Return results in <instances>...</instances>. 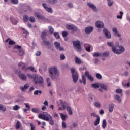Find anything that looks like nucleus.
<instances>
[{"instance_id": "obj_1", "label": "nucleus", "mask_w": 130, "mask_h": 130, "mask_svg": "<svg viewBox=\"0 0 130 130\" xmlns=\"http://www.w3.org/2000/svg\"><path fill=\"white\" fill-rule=\"evenodd\" d=\"M107 45L112 47V50L115 54H121L123 52H124V47L122 46H119V43L118 42L116 43V45L115 46L113 42H108L107 43ZM119 47L120 49H117V47Z\"/></svg>"}, {"instance_id": "obj_2", "label": "nucleus", "mask_w": 130, "mask_h": 130, "mask_svg": "<svg viewBox=\"0 0 130 130\" xmlns=\"http://www.w3.org/2000/svg\"><path fill=\"white\" fill-rule=\"evenodd\" d=\"M38 117L40 119L45 120L46 121H48L50 125H54V120H53L52 116H51L50 114L48 113H47L46 114H39Z\"/></svg>"}, {"instance_id": "obj_3", "label": "nucleus", "mask_w": 130, "mask_h": 130, "mask_svg": "<svg viewBox=\"0 0 130 130\" xmlns=\"http://www.w3.org/2000/svg\"><path fill=\"white\" fill-rule=\"evenodd\" d=\"M60 103L62 106L61 107H59L58 108V111L60 110H65L66 108L67 109V111H68L69 115H72L73 114V111H72V108L70 106H68V103L66 101H63L62 100H60Z\"/></svg>"}, {"instance_id": "obj_4", "label": "nucleus", "mask_w": 130, "mask_h": 130, "mask_svg": "<svg viewBox=\"0 0 130 130\" xmlns=\"http://www.w3.org/2000/svg\"><path fill=\"white\" fill-rule=\"evenodd\" d=\"M27 77L29 79H33L35 84H42L43 83V78L41 76H38V75L36 74L32 75L30 74H27Z\"/></svg>"}, {"instance_id": "obj_5", "label": "nucleus", "mask_w": 130, "mask_h": 130, "mask_svg": "<svg viewBox=\"0 0 130 130\" xmlns=\"http://www.w3.org/2000/svg\"><path fill=\"white\" fill-rule=\"evenodd\" d=\"M49 76L52 80H54L56 78V74H57V68L55 67L51 68L49 69Z\"/></svg>"}, {"instance_id": "obj_6", "label": "nucleus", "mask_w": 130, "mask_h": 130, "mask_svg": "<svg viewBox=\"0 0 130 130\" xmlns=\"http://www.w3.org/2000/svg\"><path fill=\"white\" fill-rule=\"evenodd\" d=\"M73 46L77 52L82 51V47L81 46V42L79 40L74 41L73 42Z\"/></svg>"}, {"instance_id": "obj_7", "label": "nucleus", "mask_w": 130, "mask_h": 130, "mask_svg": "<svg viewBox=\"0 0 130 130\" xmlns=\"http://www.w3.org/2000/svg\"><path fill=\"white\" fill-rule=\"evenodd\" d=\"M67 29L68 30H70L72 31V33L74 34L75 32H77L78 31V28L74 25H69L66 26Z\"/></svg>"}, {"instance_id": "obj_8", "label": "nucleus", "mask_w": 130, "mask_h": 130, "mask_svg": "<svg viewBox=\"0 0 130 130\" xmlns=\"http://www.w3.org/2000/svg\"><path fill=\"white\" fill-rule=\"evenodd\" d=\"M54 45L56 49L57 50H59V51H63L64 50V48L62 47H60V43L57 42H54Z\"/></svg>"}, {"instance_id": "obj_9", "label": "nucleus", "mask_w": 130, "mask_h": 130, "mask_svg": "<svg viewBox=\"0 0 130 130\" xmlns=\"http://www.w3.org/2000/svg\"><path fill=\"white\" fill-rule=\"evenodd\" d=\"M103 32L108 39H110V38H111V34H110V32L108 31V30H107L106 28H104L103 29Z\"/></svg>"}, {"instance_id": "obj_10", "label": "nucleus", "mask_w": 130, "mask_h": 130, "mask_svg": "<svg viewBox=\"0 0 130 130\" xmlns=\"http://www.w3.org/2000/svg\"><path fill=\"white\" fill-rule=\"evenodd\" d=\"M87 5L90 8V9H92V10H93L94 12H98V9H97V7L93 3H88Z\"/></svg>"}, {"instance_id": "obj_11", "label": "nucleus", "mask_w": 130, "mask_h": 130, "mask_svg": "<svg viewBox=\"0 0 130 130\" xmlns=\"http://www.w3.org/2000/svg\"><path fill=\"white\" fill-rule=\"evenodd\" d=\"M96 26L97 28H99L100 29H102L104 28V24L103 22L100 21H98L95 23Z\"/></svg>"}, {"instance_id": "obj_12", "label": "nucleus", "mask_w": 130, "mask_h": 130, "mask_svg": "<svg viewBox=\"0 0 130 130\" xmlns=\"http://www.w3.org/2000/svg\"><path fill=\"white\" fill-rule=\"evenodd\" d=\"M42 6L45 9V10H46V11H47V12H48V13H52V12H53L52 9H51V8H48V7H47V5H46V4L43 3Z\"/></svg>"}, {"instance_id": "obj_13", "label": "nucleus", "mask_w": 130, "mask_h": 130, "mask_svg": "<svg viewBox=\"0 0 130 130\" xmlns=\"http://www.w3.org/2000/svg\"><path fill=\"white\" fill-rule=\"evenodd\" d=\"M94 28L92 27L88 26L85 29V32L86 34H90L91 32H93Z\"/></svg>"}, {"instance_id": "obj_14", "label": "nucleus", "mask_w": 130, "mask_h": 130, "mask_svg": "<svg viewBox=\"0 0 130 130\" xmlns=\"http://www.w3.org/2000/svg\"><path fill=\"white\" fill-rule=\"evenodd\" d=\"M29 85L28 84H26L24 85V86H20V90L22 91V92H26L27 89L29 88Z\"/></svg>"}, {"instance_id": "obj_15", "label": "nucleus", "mask_w": 130, "mask_h": 130, "mask_svg": "<svg viewBox=\"0 0 130 130\" xmlns=\"http://www.w3.org/2000/svg\"><path fill=\"white\" fill-rule=\"evenodd\" d=\"M72 78L73 82L74 83H77L78 80H79V74L78 73L72 75Z\"/></svg>"}, {"instance_id": "obj_16", "label": "nucleus", "mask_w": 130, "mask_h": 130, "mask_svg": "<svg viewBox=\"0 0 130 130\" xmlns=\"http://www.w3.org/2000/svg\"><path fill=\"white\" fill-rule=\"evenodd\" d=\"M114 100L117 101L118 103H121V98L118 94H115L114 95Z\"/></svg>"}, {"instance_id": "obj_17", "label": "nucleus", "mask_w": 130, "mask_h": 130, "mask_svg": "<svg viewBox=\"0 0 130 130\" xmlns=\"http://www.w3.org/2000/svg\"><path fill=\"white\" fill-rule=\"evenodd\" d=\"M19 77L20 80H22V81H26V80H27V76L24 74H23V73L19 74Z\"/></svg>"}, {"instance_id": "obj_18", "label": "nucleus", "mask_w": 130, "mask_h": 130, "mask_svg": "<svg viewBox=\"0 0 130 130\" xmlns=\"http://www.w3.org/2000/svg\"><path fill=\"white\" fill-rule=\"evenodd\" d=\"M113 32L115 33V36H117V37H121V35L120 34L118 33V31H117V28L116 27H114L112 29Z\"/></svg>"}, {"instance_id": "obj_19", "label": "nucleus", "mask_w": 130, "mask_h": 130, "mask_svg": "<svg viewBox=\"0 0 130 130\" xmlns=\"http://www.w3.org/2000/svg\"><path fill=\"white\" fill-rule=\"evenodd\" d=\"M16 49H17V50H18V51H20V50H21L22 49V47L20 45H16L14 46V47L13 48V52H17V51H15L16 50Z\"/></svg>"}, {"instance_id": "obj_20", "label": "nucleus", "mask_w": 130, "mask_h": 130, "mask_svg": "<svg viewBox=\"0 0 130 130\" xmlns=\"http://www.w3.org/2000/svg\"><path fill=\"white\" fill-rule=\"evenodd\" d=\"M35 16H36L39 20H44L45 19L44 16L40 15L39 13H36Z\"/></svg>"}, {"instance_id": "obj_21", "label": "nucleus", "mask_w": 130, "mask_h": 130, "mask_svg": "<svg viewBox=\"0 0 130 130\" xmlns=\"http://www.w3.org/2000/svg\"><path fill=\"white\" fill-rule=\"evenodd\" d=\"M92 55L93 57H102V52H94Z\"/></svg>"}, {"instance_id": "obj_22", "label": "nucleus", "mask_w": 130, "mask_h": 130, "mask_svg": "<svg viewBox=\"0 0 130 130\" xmlns=\"http://www.w3.org/2000/svg\"><path fill=\"white\" fill-rule=\"evenodd\" d=\"M21 126H22V124H21V122H20V121H17V122L15 124L16 129H19V128H20Z\"/></svg>"}, {"instance_id": "obj_23", "label": "nucleus", "mask_w": 130, "mask_h": 130, "mask_svg": "<svg viewBox=\"0 0 130 130\" xmlns=\"http://www.w3.org/2000/svg\"><path fill=\"white\" fill-rule=\"evenodd\" d=\"M75 62H76V63H77V64H81L82 63V60H81L80 59V58H79L77 56L75 57Z\"/></svg>"}, {"instance_id": "obj_24", "label": "nucleus", "mask_w": 130, "mask_h": 130, "mask_svg": "<svg viewBox=\"0 0 130 130\" xmlns=\"http://www.w3.org/2000/svg\"><path fill=\"white\" fill-rule=\"evenodd\" d=\"M94 105V107H96V108H100V107H101V103L99 101L95 102Z\"/></svg>"}, {"instance_id": "obj_25", "label": "nucleus", "mask_w": 130, "mask_h": 130, "mask_svg": "<svg viewBox=\"0 0 130 130\" xmlns=\"http://www.w3.org/2000/svg\"><path fill=\"white\" fill-rule=\"evenodd\" d=\"M113 109H114V104H111L109 106V112H113Z\"/></svg>"}, {"instance_id": "obj_26", "label": "nucleus", "mask_w": 130, "mask_h": 130, "mask_svg": "<svg viewBox=\"0 0 130 130\" xmlns=\"http://www.w3.org/2000/svg\"><path fill=\"white\" fill-rule=\"evenodd\" d=\"M80 83H83L84 86L86 85V77L84 75H82V80H80Z\"/></svg>"}, {"instance_id": "obj_27", "label": "nucleus", "mask_w": 130, "mask_h": 130, "mask_svg": "<svg viewBox=\"0 0 130 130\" xmlns=\"http://www.w3.org/2000/svg\"><path fill=\"white\" fill-rule=\"evenodd\" d=\"M100 88L103 89V90H105V91L107 90V86L103 84H100Z\"/></svg>"}, {"instance_id": "obj_28", "label": "nucleus", "mask_w": 130, "mask_h": 130, "mask_svg": "<svg viewBox=\"0 0 130 130\" xmlns=\"http://www.w3.org/2000/svg\"><path fill=\"white\" fill-rule=\"evenodd\" d=\"M107 125V122H106V120L104 119L103 120V122H102V126L103 127V128H106V126Z\"/></svg>"}, {"instance_id": "obj_29", "label": "nucleus", "mask_w": 130, "mask_h": 130, "mask_svg": "<svg viewBox=\"0 0 130 130\" xmlns=\"http://www.w3.org/2000/svg\"><path fill=\"white\" fill-rule=\"evenodd\" d=\"M86 45H87V46L85 47V50H86V51H87V52H90L91 51V45L84 44V46Z\"/></svg>"}, {"instance_id": "obj_30", "label": "nucleus", "mask_w": 130, "mask_h": 130, "mask_svg": "<svg viewBox=\"0 0 130 130\" xmlns=\"http://www.w3.org/2000/svg\"><path fill=\"white\" fill-rule=\"evenodd\" d=\"M99 123H100V117L96 118V119L95 120V121L94 122V125L95 126H97V125H98V124H99Z\"/></svg>"}, {"instance_id": "obj_31", "label": "nucleus", "mask_w": 130, "mask_h": 130, "mask_svg": "<svg viewBox=\"0 0 130 130\" xmlns=\"http://www.w3.org/2000/svg\"><path fill=\"white\" fill-rule=\"evenodd\" d=\"M60 114L61 119L63 120V121H65L66 118H68V116L66 115L61 113H60Z\"/></svg>"}, {"instance_id": "obj_32", "label": "nucleus", "mask_w": 130, "mask_h": 130, "mask_svg": "<svg viewBox=\"0 0 130 130\" xmlns=\"http://www.w3.org/2000/svg\"><path fill=\"white\" fill-rule=\"evenodd\" d=\"M18 66L20 67H22V70H26L25 63L22 62H19V63L18 64Z\"/></svg>"}, {"instance_id": "obj_33", "label": "nucleus", "mask_w": 130, "mask_h": 130, "mask_svg": "<svg viewBox=\"0 0 130 130\" xmlns=\"http://www.w3.org/2000/svg\"><path fill=\"white\" fill-rule=\"evenodd\" d=\"M0 110L4 112V111H6L7 110V108L4 106V105L0 104Z\"/></svg>"}, {"instance_id": "obj_34", "label": "nucleus", "mask_w": 130, "mask_h": 130, "mask_svg": "<svg viewBox=\"0 0 130 130\" xmlns=\"http://www.w3.org/2000/svg\"><path fill=\"white\" fill-rule=\"evenodd\" d=\"M41 37L42 38V41L45 40L46 39V32H43L42 33Z\"/></svg>"}, {"instance_id": "obj_35", "label": "nucleus", "mask_w": 130, "mask_h": 130, "mask_svg": "<svg viewBox=\"0 0 130 130\" xmlns=\"http://www.w3.org/2000/svg\"><path fill=\"white\" fill-rule=\"evenodd\" d=\"M10 20L11 22L12 23V24H13L14 25H16L17 22L16 19H15L13 17H11L10 18Z\"/></svg>"}, {"instance_id": "obj_36", "label": "nucleus", "mask_w": 130, "mask_h": 130, "mask_svg": "<svg viewBox=\"0 0 130 130\" xmlns=\"http://www.w3.org/2000/svg\"><path fill=\"white\" fill-rule=\"evenodd\" d=\"M92 88H93L94 89H98L100 87V84H92L91 85Z\"/></svg>"}, {"instance_id": "obj_37", "label": "nucleus", "mask_w": 130, "mask_h": 130, "mask_svg": "<svg viewBox=\"0 0 130 130\" xmlns=\"http://www.w3.org/2000/svg\"><path fill=\"white\" fill-rule=\"evenodd\" d=\"M42 91L41 90H35L34 92V95H37L38 96L39 95H41Z\"/></svg>"}, {"instance_id": "obj_38", "label": "nucleus", "mask_w": 130, "mask_h": 130, "mask_svg": "<svg viewBox=\"0 0 130 130\" xmlns=\"http://www.w3.org/2000/svg\"><path fill=\"white\" fill-rule=\"evenodd\" d=\"M27 70H30V71H32V72H36V70H34L35 68L32 66L26 67L25 71H27Z\"/></svg>"}, {"instance_id": "obj_39", "label": "nucleus", "mask_w": 130, "mask_h": 130, "mask_svg": "<svg viewBox=\"0 0 130 130\" xmlns=\"http://www.w3.org/2000/svg\"><path fill=\"white\" fill-rule=\"evenodd\" d=\"M109 55V52H105L104 53H102V57H106Z\"/></svg>"}, {"instance_id": "obj_40", "label": "nucleus", "mask_w": 130, "mask_h": 130, "mask_svg": "<svg viewBox=\"0 0 130 130\" xmlns=\"http://www.w3.org/2000/svg\"><path fill=\"white\" fill-rule=\"evenodd\" d=\"M90 116H91V117H96L97 118H98V117H99V115L95 112L91 113L90 114Z\"/></svg>"}, {"instance_id": "obj_41", "label": "nucleus", "mask_w": 130, "mask_h": 130, "mask_svg": "<svg viewBox=\"0 0 130 130\" xmlns=\"http://www.w3.org/2000/svg\"><path fill=\"white\" fill-rule=\"evenodd\" d=\"M123 16V13L122 12V11H120V15H117V19H120V20H121V19H122V16Z\"/></svg>"}, {"instance_id": "obj_42", "label": "nucleus", "mask_w": 130, "mask_h": 130, "mask_svg": "<svg viewBox=\"0 0 130 130\" xmlns=\"http://www.w3.org/2000/svg\"><path fill=\"white\" fill-rule=\"evenodd\" d=\"M19 55H20V56H23V55H24V54H25V52H24V50H23V49H21V50H19Z\"/></svg>"}, {"instance_id": "obj_43", "label": "nucleus", "mask_w": 130, "mask_h": 130, "mask_svg": "<svg viewBox=\"0 0 130 130\" xmlns=\"http://www.w3.org/2000/svg\"><path fill=\"white\" fill-rule=\"evenodd\" d=\"M29 21H30L31 23H35L36 20H35V18H34V17L31 16L29 18Z\"/></svg>"}, {"instance_id": "obj_44", "label": "nucleus", "mask_w": 130, "mask_h": 130, "mask_svg": "<svg viewBox=\"0 0 130 130\" xmlns=\"http://www.w3.org/2000/svg\"><path fill=\"white\" fill-rule=\"evenodd\" d=\"M31 111L34 113H39V109H37V108H32L31 109Z\"/></svg>"}, {"instance_id": "obj_45", "label": "nucleus", "mask_w": 130, "mask_h": 130, "mask_svg": "<svg viewBox=\"0 0 130 130\" xmlns=\"http://www.w3.org/2000/svg\"><path fill=\"white\" fill-rule=\"evenodd\" d=\"M28 20H29V16L27 15H24L23 16V21L28 22Z\"/></svg>"}, {"instance_id": "obj_46", "label": "nucleus", "mask_w": 130, "mask_h": 130, "mask_svg": "<svg viewBox=\"0 0 130 130\" xmlns=\"http://www.w3.org/2000/svg\"><path fill=\"white\" fill-rule=\"evenodd\" d=\"M46 82L48 84L47 85L48 87H50V86L51 85V82H50V78H47L46 79Z\"/></svg>"}, {"instance_id": "obj_47", "label": "nucleus", "mask_w": 130, "mask_h": 130, "mask_svg": "<svg viewBox=\"0 0 130 130\" xmlns=\"http://www.w3.org/2000/svg\"><path fill=\"white\" fill-rule=\"evenodd\" d=\"M42 41H43V43H44V44H45L47 46H48V45H49V44H50L49 41L43 40Z\"/></svg>"}, {"instance_id": "obj_48", "label": "nucleus", "mask_w": 130, "mask_h": 130, "mask_svg": "<svg viewBox=\"0 0 130 130\" xmlns=\"http://www.w3.org/2000/svg\"><path fill=\"white\" fill-rule=\"evenodd\" d=\"M13 110L17 111V110H19V109H20V106L18 105H15L13 106Z\"/></svg>"}, {"instance_id": "obj_49", "label": "nucleus", "mask_w": 130, "mask_h": 130, "mask_svg": "<svg viewBox=\"0 0 130 130\" xmlns=\"http://www.w3.org/2000/svg\"><path fill=\"white\" fill-rule=\"evenodd\" d=\"M71 72L73 75H75V74H78V72H77V71H76V70H75V68H72L71 69Z\"/></svg>"}, {"instance_id": "obj_50", "label": "nucleus", "mask_w": 130, "mask_h": 130, "mask_svg": "<svg viewBox=\"0 0 130 130\" xmlns=\"http://www.w3.org/2000/svg\"><path fill=\"white\" fill-rule=\"evenodd\" d=\"M95 99V96L93 95H90L89 96V100L90 102L93 101V100Z\"/></svg>"}, {"instance_id": "obj_51", "label": "nucleus", "mask_w": 130, "mask_h": 130, "mask_svg": "<svg viewBox=\"0 0 130 130\" xmlns=\"http://www.w3.org/2000/svg\"><path fill=\"white\" fill-rule=\"evenodd\" d=\"M11 2L13 5H18L19 4V0H11Z\"/></svg>"}, {"instance_id": "obj_52", "label": "nucleus", "mask_w": 130, "mask_h": 130, "mask_svg": "<svg viewBox=\"0 0 130 130\" xmlns=\"http://www.w3.org/2000/svg\"><path fill=\"white\" fill-rule=\"evenodd\" d=\"M60 60H64V59H66V56H64V54H61L60 55Z\"/></svg>"}, {"instance_id": "obj_53", "label": "nucleus", "mask_w": 130, "mask_h": 130, "mask_svg": "<svg viewBox=\"0 0 130 130\" xmlns=\"http://www.w3.org/2000/svg\"><path fill=\"white\" fill-rule=\"evenodd\" d=\"M107 1H108V6H109V7H111V6L113 5V1L111 0H107Z\"/></svg>"}, {"instance_id": "obj_54", "label": "nucleus", "mask_w": 130, "mask_h": 130, "mask_svg": "<svg viewBox=\"0 0 130 130\" xmlns=\"http://www.w3.org/2000/svg\"><path fill=\"white\" fill-rule=\"evenodd\" d=\"M48 2L50 4L54 5V4H56V3H57V0H48Z\"/></svg>"}, {"instance_id": "obj_55", "label": "nucleus", "mask_w": 130, "mask_h": 130, "mask_svg": "<svg viewBox=\"0 0 130 130\" xmlns=\"http://www.w3.org/2000/svg\"><path fill=\"white\" fill-rule=\"evenodd\" d=\"M49 29V31L51 33V34H52V33H53V32H54V29H53V28H52V26H49L48 27Z\"/></svg>"}, {"instance_id": "obj_56", "label": "nucleus", "mask_w": 130, "mask_h": 130, "mask_svg": "<svg viewBox=\"0 0 130 130\" xmlns=\"http://www.w3.org/2000/svg\"><path fill=\"white\" fill-rule=\"evenodd\" d=\"M116 93L117 94H121V93H122V90L121 89L118 88L116 90Z\"/></svg>"}, {"instance_id": "obj_57", "label": "nucleus", "mask_w": 130, "mask_h": 130, "mask_svg": "<svg viewBox=\"0 0 130 130\" xmlns=\"http://www.w3.org/2000/svg\"><path fill=\"white\" fill-rule=\"evenodd\" d=\"M96 77L97 78V79H98L99 80H101V79H102V76L101 75V74H99V73H97L96 74Z\"/></svg>"}, {"instance_id": "obj_58", "label": "nucleus", "mask_w": 130, "mask_h": 130, "mask_svg": "<svg viewBox=\"0 0 130 130\" xmlns=\"http://www.w3.org/2000/svg\"><path fill=\"white\" fill-rule=\"evenodd\" d=\"M54 36L55 37L56 39H59V35L58 34V32H54Z\"/></svg>"}, {"instance_id": "obj_59", "label": "nucleus", "mask_w": 130, "mask_h": 130, "mask_svg": "<svg viewBox=\"0 0 130 130\" xmlns=\"http://www.w3.org/2000/svg\"><path fill=\"white\" fill-rule=\"evenodd\" d=\"M122 85H123V87H127V88H129V87H130V83L129 82H128L127 83V84L123 83Z\"/></svg>"}, {"instance_id": "obj_60", "label": "nucleus", "mask_w": 130, "mask_h": 130, "mask_svg": "<svg viewBox=\"0 0 130 130\" xmlns=\"http://www.w3.org/2000/svg\"><path fill=\"white\" fill-rule=\"evenodd\" d=\"M84 75L85 77H87V78L91 75H90V72H89V71H86L84 73Z\"/></svg>"}, {"instance_id": "obj_61", "label": "nucleus", "mask_w": 130, "mask_h": 130, "mask_svg": "<svg viewBox=\"0 0 130 130\" xmlns=\"http://www.w3.org/2000/svg\"><path fill=\"white\" fill-rule=\"evenodd\" d=\"M62 35L63 37H67V36H68V32L62 31Z\"/></svg>"}, {"instance_id": "obj_62", "label": "nucleus", "mask_w": 130, "mask_h": 130, "mask_svg": "<svg viewBox=\"0 0 130 130\" xmlns=\"http://www.w3.org/2000/svg\"><path fill=\"white\" fill-rule=\"evenodd\" d=\"M62 128H67V124H66V122H62Z\"/></svg>"}, {"instance_id": "obj_63", "label": "nucleus", "mask_w": 130, "mask_h": 130, "mask_svg": "<svg viewBox=\"0 0 130 130\" xmlns=\"http://www.w3.org/2000/svg\"><path fill=\"white\" fill-rule=\"evenodd\" d=\"M87 78L88 80H89V81H91V82H93L94 81V78H93V77L91 75L88 76Z\"/></svg>"}, {"instance_id": "obj_64", "label": "nucleus", "mask_w": 130, "mask_h": 130, "mask_svg": "<svg viewBox=\"0 0 130 130\" xmlns=\"http://www.w3.org/2000/svg\"><path fill=\"white\" fill-rule=\"evenodd\" d=\"M15 42H14V41H12V40H10L9 41V45H13V44H15Z\"/></svg>"}]
</instances>
